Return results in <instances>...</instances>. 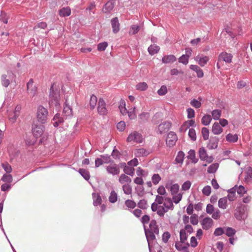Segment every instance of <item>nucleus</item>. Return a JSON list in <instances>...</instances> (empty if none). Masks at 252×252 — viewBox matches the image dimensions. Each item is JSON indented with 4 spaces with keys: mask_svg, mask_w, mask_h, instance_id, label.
<instances>
[{
    "mask_svg": "<svg viewBox=\"0 0 252 252\" xmlns=\"http://www.w3.org/2000/svg\"><path fill=\"white\" fill-rule=\"evenodd\" d=\"M232 55L226 52L220 53L218 57L219 61H224L227 63H230L232 62Z\"/></svg>",
    "mask_w": 252,
    "mask_h": 252,
    "instance_id": "nucleus-10",
    "label": "nucleus"
},
{
    "mask_svg": "<svg viewBox=\"0 0 252 252\" xmlns=\"http://www.w3.org/2000/svg\"><path fill=\"white\" fill-rule=\"evenodd\" d=\"M188 235L185 229H181L180 231V239L181 243H185L188 239Z\"/></svg>",
    "mask_w": 252,
    "mask_h": 252,
    "instance_id": "nucleus-41",
    "label": "nucleus"
},
{
    "mask_svg": "<svg viewBox=\"0 0 252 252\" xmlns=\"http://www.w3.org/2000/svg\"><path fill=\"white\" fill-rule=\"evenodd\" d=\"M161 61L164 63H173L176 61V58L173 55H166L162 58Z\"/></svg>",
    "mask_w": 252,
    "mask_h": 252,
    "instance_id": "nucleus-24",
    "label": "nucleus"
},
{
    "mask_svg": "<svg viewBox=\"0 0 252 252\" xmlns=\"http://www.w3.org/2000/svg\"><path fill=\"white\" fill-rule=\"evenodd\" d=\"M224 233H225V228L219 227L215 229L214 235L215 236H220Z\"/></svg>",
    "mask_w": 252,
    "mask_h": 252,
    "instance_id": "nucleus-51",
    "label": "nucleus"
},
{
    "mask_svg": "<svg viewBox=\"0 0 252 252\" xmlns=\"http://www.w3.org/2000/svg\"><path fill=\"white\" fill-rule=\"evenodd\" d=\"M179 185L177 183H175L171 185L170 187L171 194L172 195L176 194L179 191Z\"/></svg>",
    "mask_w": 252,
    "mask_h": 252,
    "instance_id": "nucleus-48",
    "label": "nucleus"
},
{
    "mask_svg": "<svg viewBox=\"0 0 252 252\" xmlns=\"http://www.w3.org/2000/svg\"><path fill=\"white\" fill-rule=\"evenodd\" d=\"M212 120V117L211 115L208 114L204 115L201 119V123L204 126H208L210 124Z\"/></svg>",
    "mask_w": 252,
    "mask_h": 252,
    "instance_id": "nucleus-38",
    "label": "nucleus"
},
{
    "mask_svg": "<svg viewBox=\"0 0 252 252\" xmlns=\"http://www.w3.org/2000/svg\"><path fill=\"white\" fill-rule=\"evenodd\" d=\"M177 140L176 134L173 131H170L167 134L166 143L167 146L171 147L173 146Z\"/></svg>",
    "mask_w": 252,
    "mask_h": 252,
    "instance_id": "nucleus-9",
    "label": "nucleus"
},
{
    "mask_svg": "<svg viewBox=\"0 0 252 252\" xmlns=\"http://www.w3.org/2000/svg\"><path fill=\"white\" fill-rule=\"evenodd\" d=\"M108 43L106 41L99 43L97 45V50L99 51H103L106 49Z\"/></svg>",
    "mask_w": 252,
    "mask_h": 252,
    "instance_id": "nucleus-59",
    "label": "nucleus"
},
{
    "mask_svg": "<svg viewBox=\"0 0 252 252\" xmlns=\"http://www.w3.org/2000/svg\"><path fill=\"white\" fill-rule=\"evenodd\" d=\"M97 101V98L94 94L91 96L90 99V106L91 110L95 108Z\"/></svg>",
    "mask_w": 252,
    "mask_h": 252,
    "instance_id": "nucleus-37",
    "label": "nucleus"
},
{
    "mask_svg": "<svg viewBox=\"0 0 252 252\" xmlns=\"http://www.w3.org/2000/svg\"><path fill=\"white\" fill-rule=\"evenodd\" d=\"M222 131V128L218 122H215L212 126V132L215 135H219Z\"/></svg>",
    "mask_w": 252,
    "mask_h": 252,
    "instance_id": "nucleus-25",
    "label": "nucleus"
},
{
    "mask_svg": "<svg viewBox=\"0 0 252 252\" xmlns=\"http://www.w3.org/2000/svg\"><path fill=\"white\" fill-rule=\"evenodd\" d=\"M137 206L141 209H146L148 207L147 201L144 199H141L138 202Z\"/></svg>",
    "mask_w": 252,
    "mask_h": 252,
    "instance_id": "nucleus-46",
    "label": "nucleus"
},
{
    "mask_svg": "<svg viewBox=\"0 0 252 252\" xmlns=\"http://www.w3.org/2000/svg\"><path fill=\"white\" fill-rule=\"evenodd\" d=\"M238 135L236 134L229 133L226 136V141L229 142L235 143L238 141Z\"/></svg>",
    "mask_w": 252,
    "mask_h": 252,
    "instance_id": "nucleus-39",
    "label": "nucleus"
},
{
    "mask_svg": "<svg viewBox=\"0 0 252 252\" xmlns=\"http://www.w3.org/2000/svg\"><path fill=\"white\" fill-rule=\"evenodd\" d=\"M189 59L188 56L182 55L178 59V62L184 64H187L189 63Z\"/></svg>",
    "mask_w": 252,
    "mask_h": 252,
    "instance_id": "nucleus-58",
    "label": "nucleus"
},
{
    "mask_svg": "<svg viewBox=\"0 0 252 252\" xmlns=\"http://www.w3.org/2000/svg\"><path fill=\"white\" fill-rule=\"evenodd\" d=\"M237 189V185H235L234 187L231 188L227 190L228 193L227 198L230 201H233L235 199L236 191Z\"/></svg>",
    "mask_w": 252,
    "mask_h": 252,
    "instance_id": "nucleus-20",
    "label": "nucleus"
},
{
    "mask_svg": "<svg viewBox=\"0 0 252 252\" xmlns=\"http://www.w3.org/2000/svg\"><path fill=\"white\" fill-rule=\"evenodd\" d=\"M171 126V123L170 122H164L159 125L158 132L160 134L166 133L169 130Z\"/></svg>",
    "mask_w": 252,
    "mask_h": 252,
    "instance_id": "nucleus-11",
    "label": "nucleus"
},
{
    "mask_svg": "<svg viewBox=\"0 0 252 252\" xmlns=\"http://www.w3.org/2000/svg\"><path fill=\"white\" fill-rule=\"evenodd\" d=\"M236 191L237 193L241 196L243 195L245 193L247 192V190L245 189V187L242 185H240L239 187L237 186Z\"/></svg>",
    "mask_w": 252,
    "mask_h": 252,
    "instance_id": "nucleus-60",
    "label": "nucleus"
},
{
    "mask_svg": "<svg viewBox=\"0 0 252 252\" xmlns=\"http://www.w3.org/2000/svg\"><path fill=\"white\" fill-rule=\"evenodd\" d=\"M227 197L220 198L218 201L219 207L222 209H225L227 207Z\"/></svg>",
    "mask_w": 252,
    "mask_h": 252,
    "instance_id": "nucleus-29",
    "label": "nucleus"
},
{
    "mask_svg": "<svg viewBox=\"0 0 252 252\" xmlns=\"http://www.w3.org/2000/svg\"><path fill=\"white\" fill-rule=\"evenodd\" d=\"M110 23L112 28L113 32L115 34L117 33L120 30V24L118 18L117 17L113 18L110 20Z\"/></svg>",
    "mask_w": 252,
    "mask_h": 252,
    "instance_id": "nucleus-12",
    "label": "nucleus"
},
{
    "mask_svg": "<svg viewBox=\"0 0 252 252\" xmlns=\"http://www.w3.org/2000/svg\"><path fill=\"white\" fill-rule=\"evenodd\" d=\"M247 206L241 204L238 206L234 213L235 218L238 220H244L248 217Z\"/></svg>",
    "mask_w": 252,
    "mask_h": 252,
    "instance_id": "nucleus-3",
    "label": "nucleus"
},
{
    "mask_svg": "<svg viewBox=\"0 0 252 252\" xmlns=\"http://www.w3.org/2000/svg\"><path fill=\"white\" fill-rule=\"evenodd\" d=\"M114 1L113 0H109L104 5L102 11L104 13H110L114 7Z\"/></svg>",
    "mask_w": 252,
    "mask_h": 252,
    "instance_id": "nucleus-14",
    "label": "nucleus"
},
{
    "mask_svg": "<svg viewBox=\"0 0 252 252\" xmlns=\"http://www.w3.org/2000/svg\"><path fill=\"white\" fill-rule=\"evenodd\" d=\"M143 137L140 133L137 131H134L130 133L126 138L127 142H135L137 143H141L142 142Z\"/></svg>",
    "mask_w": 252,
    "mask_h": 252,
    "instance_id": "nucleus-6",
    "label": "nucleus"
},
{
    "mask_svg": "<svg viewBox=\"0 0 252 252\" xmlns=\"http://www.w3.org/2000/svg\"><path fill=\"white\" fill-rule=\"evenodd\" d=\"M236 232V231L232 227H227L225 228V234L229 237H233Z\"/></svg>",
    "mask_w": 252,
    "mask_h": 252,
    "instance_id": "nucleus-42",
    "label": "nucleus"
},
{
    "mask_svg": "<svg viewBox=\"0 0 252 252\" xmlns=\"http://www.w3.org/2000/svg\"><path fill=\"white\" fill-rule=\"evenodd\" d=\"M130 166H127L125 169H124V172L126 175L130 176H133L134 173V168L133 167H130Z\"/></svg>",
    "mask_w": 252,
    "mask_h": 252,
    "instance_id": "nucleus-53",
    "label": "nucleus"
},
{
    "mask_svg": "<svg viewBox=\"0 0 252 252\" xmlns=\"http://www.w3.org/2000/svg\"><path fill=\"white\" fill-rule=\"evenodd\" d=\"M1 180L4 182L10 184L12 182V176L11 174H4L1 178Z\"/></svg>",
    "mask_w": 252,
    "mask_h": 252,
    "instance_id": "nucleus-52",
    "label": "nucleus"
},
{
    "mask_svg": "<svg viewBox=\"0 0 252 252\" xmlns=\"http://www.w3.org/2000/svg\"><path fill=\"white\" fill-rule=\"evenodd\" d=\"M111 156L115 159H120L121 156V154L117 149L116 147L114 146L113 149Z\"/></svg>",
    "mask_w": 252,
    "mask_h": 252,
    "instance_id": "nucleus-45",
    "label": "nucleus"
},
{
    "mask_svg": "<svg viewBox=\"0 0 252 252\" xmlns=\"http://www.w3.org/2000/svg\"><path fill=\"white\" fill-rule=\"evenodd\" d=\"M221 115V111L219 109H215L212 111V116L215 120H220Z\"/></svg>",
    "mask_w": 252,
    "mask_h": 252,
    "instance_id": "nucleus-44",
    "label": "nucleus"
},
{
    "mask_svg": "<svg viewBox=\"0 0 252 252\" xmlns=\"http://www.w3.org/2000/svg\"><path fill=\"white\" fill-rule=\"evenodd\" d=\"M169 210V207L166 206V203H164L163 206H159L158 210L157 211V214L160 217L164 216L165 213Z\"/></svg>",
    "mask_w": 252,
    "mask_h": 252,
    "instance_id": "nucleus-23",
    "label": "nucleus"
},
{
    "mask_svg": "<svg viewBox=\"0 0 252 252\" xmlns=\"http://www.w3.org/2000/svg\"><path fill=\"white\" fill-rule=\"evenodd\" d=\"M201 133L203 139L204 140H208L209 135V129L207 128L204 127L201 129Z\"/></svg>",
    "mask_w": 252,
    "mask_h": 252,
    "instance_id": "nucleus-55",
    "label": "nucleus"
},
{
    "mask_svg": "<svg viewBox=\"0 0 252 252\" xmlns=\"http://www.w3.org/2000/svg\"><path fill=\"white\" fill-rule=\"evenodd\" d=\"M151 152V151L147 150L144 148H139L136 150L135 155L136 157H147Z\"/></svg>",
    "mask_w": 252,
    "mask_h": 252,
    "instance_id": "nucleus-19",
    "label": "nucleus"
},
{
    "mask_svg": "<svg viewBox=\"0 0 252 252\" xmlns=\"http://www.w3.org/2000/svg\"><path fill=\"white\" fill-rule=\"evenodd\" d=\"M78 172L85 180L88 181L90 179V174L87 170L84 168H80L78 170Z\"/></svg>",
    "mask_w": 252,
    "mask_h": 252,
    "instance_id": "nucleus-30",
    "label": "nucleus"
},
{
    "mask_svg": "<svg viewBox=\"0 0 252 252\" xmlns=\"http://www.w3.org/2000/svg\"><path fill=\"white\" fill-rule=\"evenodd\" d=\"M160 50L159 46L153 44L151 45L148 48V51L150 55H154L155 54L158 53V51Z\"/></svg>",
    "mask_w": 252,
    "mask_h": 252,
    "instance_id": "nucleus-26",
    "label": "nucleus"
},
{
    "mask_svg": "<svg viewBox=\"0 0 252 252\" xmlns=\"http://www.w3.org/2000/svg\"><path fill=\"white\" fill-rule=\"evenodd\" d=\"M59 14L63 17H68L71 14V9L69 7H64L59 11Z\"/></svg>",
    "mask_w": 252,
    "mask_h": 252,
    "instance_id": "nucleus-21",
    "label": "nucleus"
},
{
    "mask_svg": "<svg viewBox=\"0 0 252 252\" xmlns=\"http://www.w3.org/2000/svg\"><path fill=\"white\" fill-rule=\"evenodd\" d=\"M188 156H187L188 158L191 160L192 162L196 163L198 162V159L195 157V151L193 150H190L188 153Z\"/></svg>",
    "mask_w": 252,
    "mask_h": 252,
    "instance_id": "nucleus-34",
    "label": "nucleus"
},
{
    "mask_svg": "<svg viewBox=\"0 0 252 252\" xmlns=\"http://www.w3.org/2000/svg\"><path fill=\"white\" fill-rule=\"evenodd\" d=\"M93 198L94 199L93 204L94 206H97L100 205L101 203L102 199L101 197L98 194H96L95 193H93L92 194Z\"/></svg>",
    "mask_w": 252,
    "mask_h": 252,
    "instance_id": "nucleus-31",
    "label": "nucleus"
},
{
    "mask_svg": "<svg viewBox=\"0 0 252 252\" xmlns=\"http://www.w3.org/2000/svg\"><path fill=\"white\" fill-rule=\"evenodd\" d=\"M45 130V126L43 124H34L32 127V132L34 137L36 138L40 137Z\"/></svg>",
    "mask_w": 252,
    "mask_h": 252,
    "instance_id": "nucleus-5",
    "label": "nucleus"
},
{
    "mask_svg": "<svg viewBox=\"0 0 252 252\" xmlns=\"http://www.w3.org/2000/svg\"><path fill=\"white\" fill-rule=\"evenodd\" d=\"M213 221L210 217L205 218L201 221V225L203 229L208 230L212 225Z\"/></svg>",
    "mask_w": 252,
    "mask_h": 252,
    "instance_id": "nucleus-16",
    "label": "nucleus"
},
{
    "mask_svg": "<svg viewBox=\"0 0 252 252\" xmlns=\"http://www.w3.org/2000/svg\"><path fill=\"white\" fill-rule=\"evenodd\" d=\"M63 114L66 118L72 116V109L67 103L66 99L63 106Z\"/></svg>",
    "mask_w": 252,
    "mask_h": 252,
    "instance_id": "nucleus-18",
    "label": "nucleus"
},
{
    "mask_svg": "<svg viewBox=\"0 0 252 252\" xmlns=\"http://www.w3.org/2000/svg\"><path fill=\"white\" fill-rule=\"evenodd\" d=\"M167 93V89L165 85H162L157 92L158 94L160 96L164 95Z\"/></svg>",
    "mask_w": 252,
    "mask_h": 252,
    "instance_id": "nucleus-54",
    "label": "nucleus"
},
{
    "mask_svg": "<svg viewBox=\"0 0 252 252\" xmlns=\"http://www.w3.org/2000/svg\"><path fill=\"white\" fill-rule=\"evenodd\" d=\"M202 191L204 195L209 196L211 192V188L210 186H206L203 188Z\"/></svg>",
    "mask_w": 252,
    "mask_h": 252,
    "instance_id": "nucleus-64",
    "label": "nucleus"
},
{
    "mask_svg": "<svg viewBox=\"0 0 252 252\" xmlns=\"http://www.w3.org/2000/svg\"><path fill=\"white\" fill-rule=\"evenodd\" d=\"M14 75L11 71H7V74L1 75V84L4 87H7L10 84V81L14 78Z\"/></svg>",
    "mask_w": 252,
    "mask_h": 252,
    "instance_id": "nucleus-8",
    "label": "nucleus"
},
{
    "mask_svg": "<svg viewBox=\"0 0 252 252\" xmlns=\"http://www.w3.org/2000/svg\"><path fill=\"white\" fill-rule=\"evenodd\" d=\"M60 100V92L57 89L54 90V84H52L50 89L49 104L55 106L57 110H59L61 107Z\"/></svg>",
    "mask_w": 252,
    "mask_h": 252,
    "instance_id": "nucleus-2",
    "label": "nucleus"
},
{
    "mask_svg": "<svg viewBox=\"0 0 252 252\" xmlns=\"http://www.w3.org/2000/svg\"><path fill=\"white\" fill-rule=\"evenodd\" d=\"M219 167L218 163H214L211 164L207 168V172L210 174L215 173Z\"/></svg>",
    "mask_w": 252,
    "mask_h": 252,
    "instance_id": "nucleus-35",
    "label": "nucleus"
},
{
    "mask_svg": "<svg viewBox=\"0 0 252 252\" xmlns=\"http://www.w3.org/2000/svg\"><path fill=\"white\" fill-rule=\"evenodd\" d=\"M219 139L216 137H211L207 144V148L209 150L216 149L218 146Z\"/></svg>",
    "mask_w": 252,
    "mask_h": 252,
    "instance_id": "nucleus-13",
    "label": "nucleus"
},
{
    "mask_svg": "<svg viewBox=\"0 0 252 252\" xmlns=\"http://www.w3.org/2000/svg\"><path fill=\"white\" fill-rule=\"evenodd\" d=\"M123 190L126 194H130L132 192V187L129 184H124L123 186Z\"/></svg>",
    "mask_w": 252,
    "mask_h": 252,
    "instance_id": "nucleus-50",
    "label": "nucleus"
},
{
    "mask_svg": "<svg viewBox=\"0 0 252 252\" xmlns=\"http://www.w3.org/2000/svg\"><path fill=\"white\" fill-rule=\"evenodd\" d=\"M109 201L112 203H115L118 200V194L116 192L113 190L111 191L109 196Z\"/></svg>",
    "mask_w": 252,
    "mask_h": 252,
    "instance_id": "nucleus-40",
    "label": "nucleus"
},
{
    "mask_svg": "<svg viewBox=\"0 0 252 252\" xmlns=\"http://www.w3.org/2000/svg\"><path fill=\"white\" fill-rule=\"evenodd\" d=\"M144 232L148 244V248L150 252H151V244L156 240V234H159V227L157 225L155 220H152L149 224V227L144 226Z\"/></svg>",
    "mask_w": 252,
    "mask_h": 252,
    "instance_id": "nucleus-1",
    "label": "nucleus"
},
{
    "mask_svg": "<svg viewBox=\"0 0 252 252\" xmlns=\"http://www.w3.org/2000/svg\"><path fill=\"white\" fill-rule=\"evenodd\" d=\"M119 181L122 184H124L125 183L129 184L131 182V179L125 174H122L119 177Z\"/></svg>",
    "mask_w": 252,
    "mask_h": 252,
    "instance_id": "nucleus-28",
    "label": "nucleus"
},
{
    "mask_svg": "<svg viewBox=\"0 0 252 252\" xmlns=\"http://www.w3.org/2000/svg\"><path fill=\"white\" fill-rule=\"evenodd\" d=\"M198 154L199 158L201 160L204 161L207 159L206 158H208V154L204 147H201L199 149Z\"/></svg>",
    "mask_w": 252,
    "mask_h": 252,
    "instance_id": "nucleus-36",
    "label": "nucleus"
},
{
    "mask_svg": "<svg viewBox=\"0 0 252 252\" xmlns=\"http://www.w3.org/2000/svg\"><path fill=\"white\" fill-rule=\"evenodd\" d=\"M97 112L99 115L106 116L108 113V110L106 108V104L102 98H99L97 107Z\"/></svg>",
    "mask_w": 252,
    "mask_h": 252,
    "instance_id": "nucleus-7",
    "label": "nucleus"
},
{
    "mask_svg": "<svg viewBox=\"0 0 252 252\" xmlns=\"http://www.w3.org/2000/svg\"><path fill=\"white\" fill-rule=\"evenodd\" d=\"M110 157L111 156L107 154L100 156V158L102 159L103 162L105 163L113 162V161L111 160Z\"/></svg>",
    "mask_w": 252,
    "mask_h": 252,
    "instance_id": "nucleus-62",
    "label": "nucleus"
},
{
    "mask_svg": "<svg viewBox=\"0 0 252 252\" xmlns=\"http://www.w3.org/2000/svg\"><path fill=\"white\" fill-rule=\"evenodd\" d=\"M196 61H198V64L201 66H204L206 65L208 62L209 59L208 56H199V55L196 56L195 58Z\"/></svg>",
    "mask_w": 252,
    "mask_h": 252,
    "instance_id": "nucleus-22",
    "label": "nucleus"
},
{
    "mask_svg": "<svg viewBox=\"0 0 252 252\" xmlns=\"http://www.w3.org/2000/svg\"><path fill=\"white\" fill-rule=\"evenodd\" d=\"M185 156V154L183 151H180L178 152L175 159L176 163L182 164L184 159Z\"/></svg>",
    "mask_w": 252,
    "mask_h": 252,
    "instance_id": "nucleus-33",
    "label": "nucleus"
},
{
    "mask_svg": "<svg viewBox=\"0 0 252 252\" xmlns=\"http://www.w3.org/2000/svg\"><path fill=\"white\" fill-rule=\"evenodd\" d=\"M161 178L158 173L154 174L152 177V182L154 185H157L161 180Z\"/></svg>",
    "mask_w": 252,
    "mask_h": 252,
    "instance_id": "nucleus-57",
    "label": "nucleus"
},
{
    "mask_svg": "<svg viewBox=\"0 0 252 252\" xmlns=\"http://www.w3.org/2000/svg\"><path fill=\"white\" fill-rule=\"evenodd\" d=\"M106 170L108 173L113 175H118L120 173L119 165L116 164L107 166Z\"/></svg>",
    "mask_w": 252,
    "mask_h": 252,
    "instance_id": "nucleus-15",
    "label": "nucleus"
},
{
    "mask_svg": "<svg viewBox=\"0 0 252 252\" xmlns=\"http://www.w3.org/2000/svg\"><path fill=\"white\" fill-rule=\"evenodd\" d=\"M36 140L32 137H27L25 140V143L27 145L32 146L34 145Z\"/></svg>",
    "mask_w": 252,
    "mask_h": 252,
    "instance_id": "nucleus-63",
    "label": "nucleus"
},
{
    "mask_svg": "<svg viewBox=\"0 0 252 252\" xmlns=\"http://www.w3.org/2000/svg\"><path fill=\"white\" fill-rule=\"evenodd\" d=\"M48 111L42 105H39L36 112L37 120L38 122L44 124L47 122Z\"/></svg>",
    "mask_w": 252,
    "mask_h": 252,
    "instance_id": "nucleus-4",
    "label": "nucleus"
},
{
    "mask_svg": "<svg viewBox=\"0 0 252 252\" xmlns=\"http://www.w3.org/2000/svg\"><path fill=\"white\" fill-rule=\"evenodd\" d=\"M190 104L192 107L196 109L199 108L201 106V102L194 98L190 101Z\"/></svg>",
    "mask_w": 252,
    "mask_h": 252,
    "instance_id": "nucleus-56",
    "label": "nucleus"
},
{
    "mask_svg": "<svg viewBox=\"0 0 252 252\" xmlns=\"http://www.w3.org/2000/svg\"><path fill=\"white\" fill-rule=\"evenodd\" d=\"M188 135L192 141H194L196 140V133L194 128H191L189 129Z\"/></svg>",
    "mask_w": 252,
    "mask_h": 252,
    "instance_id": "nucleus-49",
    "label": "nucleus"
},
{
    "mask_svg": "<svg viewBox=\"0 0 252 252\" xmlns=\"http://www.w3.org/2000/svg\"><path fill=\"white\" fill-rule=\"evenodd\" d=\"M252 168L249 167L248 170L246 173L245 176V181L247 183H249L252 182Z\"/></svg>",
    "mask_w": 252,
    "mask_h": 252,
    "instance_id": "nucleus-32",
    "label": "nucleus"
},
{
    "mask_svg": "<svg viewBox=\"0 0 252 252\" xmlns=\"http://www.w3.org/2000/svg\"><path fill=\"white\" fill-rule=\"evenodd\" d=\"M150 118V113L148 112H142L139 115L140 124H144L147 122Z\"/></svg>",
    "mask_w": 252,
    "mask_h": 252,
    "instance_id": "nucleus-27",
    "label": "nucleus"
},
{
    "mask_svg": "<svg viewBox=\"0 0 252 252\" xmlns=\"http://www.w3.org/2000/svg\"><path fill=\"white\" fill-rule=\"evenodd\" d=\"M150 220V217L148 215H144L143 216L140 220L141 222L143 225V226H145L146 224H148Z\"/></svg>",
    "mask_w": 252,
    "mask_h": 252,
    "instance_id": "nucleus-61",
    "label": "nucleus"
},
{
    "mask_svg": "<svg viewBox=\"0 0 252 252\" xmlns=\"http://www.w3.org/2000/svg\"><path fill=\"white\" fill-rule=\"evenodd\" d=\"M136 89L138 91H145L148 89V85L146 82H140L136 85Z\"/></svg>",
    "mask_w": 252,
    "mask_h": 252,
    "instance_id": "nucleus-43",
    "label": "nucleus"
},
{
    "mask_svg": "<svg viewBox=\"0 0 252 252\" xmlns=\"http://www.w3.org/2000/svg\"><path fill=\"white\" fill-rule=\"evenodd\" d=\"M52 120L54 121L53 125L55 127H58L64 122V119L61 116V114L58 113L54 116Z\"/></svg>",
    "mask_w": 252,
    "mask_h": 252,
    "instance_id": "nucleus-17",
    "label": "nucleus"
},
{
    "mask_svg": "<svg viewBox=\"0 0 252 252\" xmlns=\"http://www.w3.org/2000/svg\"><path fill=\"white\" fill-rule=\"evenodd\" d=\"M125 205L127 208L134 209L136 206V203L132 200L127 199L125 202Z\"/></svg>",
    "mask_w": 252,
    "mask_h": 252,
    "instance_id": "nucleus-47",
    "label": "nucleus"
}]
</instances>
